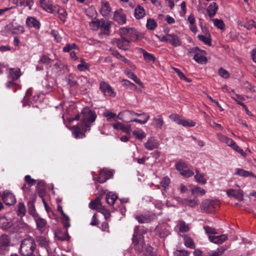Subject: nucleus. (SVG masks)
<instances>
[{"label": "nucleus", "mask_w": 256, "mask_h": 256, "mask_svg": "<svg viewBox=\"0 0 256 256\" xmlns=\"http://www.w3.org/2000/svg\"><path fill=\"white\" fill-rule=\"evenodd\" d=\"M82 115L81 121L70 128L74 136L77 139L86 137V132L90 130L91 124L94 122L96 118V112L88 108L82 110Z\"/></svg>", "instance_id": "obj_1"}, {"label": "nucleus", "mask_w": 256, "mask_h": 256, "mask_svg": "<svg viewBox=\"0 0 256 256\" xmlns=\"http://www.w3.org/2000/svg\"><path fill=\"white\" fill-rule=\"evenodd\" d=\"M148 232V229L143 226H136L132 236V242L134 248L136 252L140 254L144 252V248L147 246L144 242V234Z\"/></svg>", "instance_id": "obj_2"}, {"label": "nucleus", "mask_w": 256, "mask_h": 256, "mask_svg": "<svg viewBox=\"0 0 256 256\" xmlns=\"http://www.w3.org/2000/svg\"><path fill=\"white\" fill-rule=\"evenodd\" d=\"M34 240L32 237L24 238L21 243L20 252L24 256H30L36 249Z\"/></svg>", "instance_id": "obj_3"}, {"label": "nucleus", "mask_w": 256, "mask_h": 256, "mask_svg": "<svg viewBox=\"0 0 256 256\" xmlns=\"http://www.w3.org/2000/svg\"><path fill=\"white\" fill-rule=\"evenodd\" d=\"M218 204H219L217 201L206 199L202 202L200 208L204 212L212 213L216 210Z\"/></svg>", "instance_id": "obj_4"}, {"label": "nucleus", "mask_w": 256, "mask_h": 256, "mask_svg": "<svg viewBox=\"0 0 256 256\" xmlns=\"http://www.w3.org/2000/svg\"><path fill=\"white\" fill-rule=\"evenodd\" d=\"M170 118L177 124L184 126L192 127L196 126V122L192 120L181 118L178 114H172Z\"/></svg>", "instance_id": "obj_5"}, {"label": "nucleus", "mask_w": 256, "mask_h": 256, "mask_svg": "<svg viewBox=\"0 0 256 256\" xmlns=\"http://www.w3.org/2000/svg\"><path fill=\"white\" fill-rule=\"evenodd\" d=\"M134 217L140 224H146L150 223L154 220L156 217V215L155 214L148 212L138 214H134Z\"/></svg>", "instance_id": "obj_6"}, {"label": "nucleus", "mask_w": 256, "mask_h": 256, "mask_svg": "<svg viewBox=\"0 0 256 256\" xmlns=\"http://www.w3.org/2000/svg\"><path fill=\"white\" fill-rule=\"evenodd\" d=\"M170 226L166 223H162L158 224L155 228V234L161 238L166 237L170 234Z\"/></svg>", "instance_id": "obj_7"}, {"label": "nucleus", "mask_w": 256, "mask_h": 256, "mask_svg": "<svg viewBox=\"0 0 256 256\" xmlns=\"http://www.w3.org/2000/svg\"><path fill=\"white\" fill-rule=\"evenodd\" d=\"M40 4L44 10L49 13H53L58 7L57 4H54L50 0H40Z\"/></svg>", "instance_id": "obj_8"}, {"label": "nucleus", "mask_w": 256, "mask_h": 256, "mask_svg": "<svg viewBox=\"0 0 256 256\" xmlns=\"http://www.w3.org/2000/svg\"><path fill=\"white\" fill-rule=\"evenodd\" d=\"M100 89L105 96H114L115 94L112 87L106 82L102 81L100 84Z\"/></svg>", "instance_id": "obj_9"}, {"label": "nucleus", "mask_w": 256, "mask_h": 256, "mask_svg": "<svg viewBox=\"0 0 256 256\" xmlns=\"http://www.w3.org/2000/svg\"><path fill=\"white\" fill-rule=\"evenodd\" d=\"M10 241L6 235L0 236V254H4L9 250Z\"/></svg>", "instance_id": "obj_10"}, {"label": "nucleus", "mask_w": 256, "mask_h": 256, "mask_svg": "<svg viewBox=\"0 0 256 256\" xmlns=\"http://www.w3.org/2000/svg\"><path fill=\"white\" fill-rule=\"evenodd\" d=\"M112 176V171L103 169L100 172L98 176L96 178L97 182L102 184L106 182L108 179L110 178Z\"/></svg>", "instance_id": "obj_11"}, {"label": "nucleus", "mask_w": 256, "mask_h": 256, "mask_svg": "<svg viewBox=\"0 0 256 256\" xmlns=\"http://www.w3.org/2000/svg\"><path fill=\"white\" fill-rule=\"evenodd\" d=\"M162 40L169 42L174 46H180L182 44V42L178 36L174 34H168L162 36Z\"/></svg>", "instance_id": "obj_12"}, {"label": "nucleus", "mask_w": 256, "mask_h": 256, "mask_svg": "<svg viewBox=\"0 0 256 256\" xmlns=\"http://www.w3.org/2000/svg\"><path fill=\"white\" fill-rule=\"evenodd\" d=\"M114 42L119 48L124 50H128L130 47V40L122 37L114 39Z\"/></svg>", "instance_id": "obj_13"}, {"label": "nucleus", "mask_w": 256, "mask_h": 256, "mask_svg": "<svg viewBox=\"0 0 256 256\" xmlns=\"http://www.w3.org/2000/svg\"><path fill=\"white\" fill-rule=\"evenodd\" d=\"M13 223L10 218H8L5 216H0V228L4 230H9L12 226Z\"/></svg>", "instance_id": "obj_14"}, {"label": "nucleus", "mask_w": 256, "mask_h": 256, "mask_svg": "<svg viewBox=\"0 0 256 256\" xmlns=\"http://www.w3.org/2000/svg\"><path fill=\"white\" fill-rule=\"evenodd\" d=\"M2 200L6 205L12 206L16 202L15 196L10 192H4L2 195Z\"/></svg>", "instance_id": "obj_15"}, {"label": "nucleus", "mask_w": 256, "mask_h": 256, "mask_svg": "<svg viewBox=\"0 0 256 256\" xmlns=\"http://www.w3.org/2000/svg\"><path fill=\"white\" fill-rule=\"evenodd\" d=\"M118 118L126 122H132L130 119H134L132 110H126L120 112L118 115Z\"/></svg>", "instance_id": "obj_16"}, {"label": "nucleus", "mask_w": 256, "mask_h": 256, "mask_svg": "<svg viewBox=\"0 0 256 256\" xmlns=\"http://www.w3.org/2000/svg\"><path fill=\"white\" fill-rule=\"evenodd\" d=\"M132 116H143V118H144L143 120H139L138 118L130 119L131 121H133V122H138L140 124H146L148 122V120L150 118V114L148 113H146V112L139 114V113L135 112L134 111H132Z\"/></svg>", "instance_id": "obj_17"}, {"label": "nucleus", "mask_w": 256, "mask_h": 256, "mask_svg": "<svg viewBox=\"0 0 256 256\" xmlns=\"http://www.w3.org/2000/svg\"><path fill=\"white\" fill-rule=\"evenodd\" d=\"M113 18L120 24H124L126 23V16L122 10L115 11Z\"/></svg>", "instance_id": "obj_18"}, {"label": "nucleus", "mask_w": 256, "mask_h": 256, "mask_svg": "<svg viewBox=\"0 0 256 256\" xmlns=\"http://www.w3.org/2000/svg\"><path fill=\"white\" fill-rule=\"evenodd\" d=\"M8 78L12 80H17L22 75L20 70L18 68H10L8 70Z\"/></svg>", "instance_id": "obj_19"}, {"label": "nucleus", "mask_w": 256, "mask_h": 256, "mask_svg": "<svg viewBox=\"0 0 256 256\" xmlns=\"http://www.w3.org/2000/svg\"><path fill=\"white\" fill-rule=\"evenodd\" d=\"M226 194L228 196L234 197L240 201L243 200V192L240 190L229 189L226 191Z\"/></svg>", "instance_id": "obj_20"}, {"label": "nucleus", "mask_w": 256, "mask_h": 256, "mask_svg": "<svg viewBox=\"0 0 256 256\" xmlns=\"http://www.w3.org/2000/svg\"><path fill=\"white\" fill-rule=\"evenodd\" d=\"M34 219L36 224L37 228L41 233H43L46 228V221L40 218L38 215L35 216Z\"/></svg>", "instance_id": "obj_21"}, {"label": "nucleus", "mask_w": 256, "mask_h": 256, "mask_svg": "<svg viewBox=\"0 0 256 256\" xmlns=\"http://www.w3.org/2000/svg\"><path fill=\"white\" fill-rule=\"evenodd\" d=\"M112 24V22L110 20H100V28L104 34L108 35L110 34V28Z\"/></svg>", "instance_id": "obj_22"}, {"label": "nucleus", "mask_w": 256, "mask_h": 256, "mask_svg": "<svg viewBox=\"0 0 256 256\" xmlns=\"http://www.w3.org/2000/svg\"><path fill=\"white\" fill-rule=\"evenodd\" d=\"M144 147L146 149L152 150L155 148H157L159 146L158 142L152 138H150L147 142L144 144Z\"/></svg>", "instance_id": "obj_23"}, {"label": "nucleus", "mask_w": 256, "mask_h": 256, "mask_svg": "<svg viewBox=\"0 0 256 256\" xmlns=\"http://www.w3.org/2000/svg\"><path fill=\"white\" fill-rule=\"evenodd\" d=\"M26 24L28 27L40 29V23L34 17H28L26 20Z\"/></svg>", "instance_id": "obj_24"}, {"label": "nucleus", "mask_w": 256, "mask_h": 256, "mask_svg": "<svg viewBox=\"0 0 256 256\" xmlns=\"http://www.w3.org/2000/svg\"><path fill=\"white\" fill-rule=\"evenodd\" d=\"M205 55L206 52L200 50V52H198L194 56V59L198 63L205 64L207 62Z\"/></svg>", "instance_id": "obj_25"}, {"label": "nucleus", "mask_w": 256, "mask_h": 256, "mask_svg": "<svg viewBox=\"0 0 256 256\" xmlns=\"http://www.w3.org/2000/svg\"><path fill=\"white\" fill-rule=\"evenodd\" d=\"M112 126L116 130H122L126 133H129L131 130L130 124L124 125L120 122H116L112 124Z\"/></svg>", "instance_id": "obj_26"}, {"label": "nucleus", "mask_w": 256, "mask_h": 256, "mask_svg": "<svg viewBox=\"0 0 256 256\" xmlns=\"http://www.w3.org/2000/svg\"><path fill=\"white\" fill-rule=\"evenodd\" d=\"M198 199L196 197H194L193 199L184 198L182 200V204L194 208L198 205Z\"/></svg>", "instance_id": "obj_27"}, {"label": "nucleus", "mask_w": 256, "mask_h": 256, "mask_svg": "<svg viewBox=\"0 0 256 256\" xmlns=\"http://www.w3.org/2000/svg\"><path fill=\"white\" fill-rule=\"evenodd\" d=\"M228 238V236L225 234L220 236H209V240L212 242L214 244H221L224 242Z\"/></svg>", "instance_id": "obj_28"}, {"label": "nucleus", "mask_w": 256, "mask_h": 256, "mask_svg": "<svg viewBox=\"0 0 256 256\" xmlns=\"http://www.w3.org/2000/svg\"><path fill=\"white\" fill-rule=\"evenodd\" d=\"M218 139L222 142L226 144L228 146L232 147L236 143L232 138H228L221 134H217Z\"/></svg>", "instance_id": "obj_29"}, {"label": "nucleus", "mask_w": 256, "mask_h": 256, "mask_svg": "<svg viewBox=\"0 0 256 256\" xmlns=\"http://www.w3.org/2000/svg\"><path fill=\"white\" fill-rule=\"evenodd\" d=\"M124 73L129 78L132 79L136 83L140 86H143V84L140 79L138 78L134 72H131L130 70L127 69L125 70Z\"/></svg>", "instance_id": "obj_30"}, {"label": "nucleus", "mask_w": 256, "mask_h": 256, "mask_svg": "<svg viewBox=\"0 0 256 256\" xmlns=\"http://www.w3.org/2000/svg\"><path fill=\"white\" fill-rule=\"evenodd\" d=\"M89 207L92 210H96L99 211L103 207L102 205L100 198H96L94 200H92L89 204Z\"/></svg>", "instance_id": "obj_31"}, {"label": "nucleus", "mask_w": 256, "mask_h": 256, "mask_svg": "<svg viewBox=\"0 0 256 256\" xmlns=\"http://www.w3.org/2000/svg\"><path fill=\"white\" fill-rule=\"evenodd\" d=\"M36 240L38 242L39 246L41 247L45 248L48 250L49 248L48 241L47 240L46 237L44 236H38L36 237Z\"/></svg>", "instance_id": "obj_32"}, {"label": "nucleus", "mask_w": 256, "mask_h": 256, "mask_svg": "<svg viewBox=\"0 0 256 256\" xmlns=\"http://www.w3.org/2000/svg\"><path fill=\"white\" fill-rule=\"evenodd\" d=\"M235 174L244 177H248L251 176L256 178V176H255L254 173L249 171L246 170L242 168H236Z\"/></svg>", "instance_id": "obj_33"}, {"label": "nucleus", "mask_w": 256, "mask_h": 256, "mask_svg": "<svg viewBox=\"0 0 256 256\" xmlns=\"http://www.w3.org/2000/svg\"><path fill=\"white\" fill-rule=\"evenodd\" d=\"M218 10V6L216 2H212L210 4L207 8L208 14L210 18L214 17Z\"/></svg>", "instance_id": "obj_34"}, {"label": "nucleus", "mask_w": 256, "mask_h": 256, "mask_svg": "<svg viewBox=\"0 0 256 256\" xmlns=\"http://www.w3.org/2000/svg\"><path fill=\"white\" fill-rule=\"evenodd\" d=\"M37 182H38L36 189L38 193L40 196L42 198L45 192V182L43 180H38Z\"/></svg>", "instance_id": "obj_35"}, {"label": "nucleus", "mask_w": 256, "mask_h": 256, "mask_svg": "<svg viewBox=\"0 0 256 256\" xmlns=\"http://www.w3.org/2000/svg\"><path fill=\"white\" fill-rule=\"evenodd\" d=\"M118 198V196L112 192H108L106 196V202L109 205H113Z\"/></svg>", "instance_id": "obj_36"}, {"label": "nucleus", "mask_w": 256, "mask_h": 256, "mask_svg": "<svg viewBox=\"0 0 256 256\" xmlns=\"http://www.w3.org/2000/svg\"><path fill=\"white\" fill-rule=\"evenodd\" d=\"M145 15V10L144 8L140 5L136 6L134 10V16L136 19L142 18Z\"/></svg>", "instance_id": "obj_37"}, {"label": "nucleus", "mask_w": 256, "mask_h": 256, "mask_svg": "<svg viewBox=\"0 0 256 256\" xmlns=\"http://www.w3.org/2000/svg\"><path fill=\"white\" fill-rule=\"evenodd\" d=\"M110 12V7L109 3L107 2H102L100 12L103 16H108Z\"/></svg>", "instance_id": "obj_38"}, {"label": "nucleus", "mask_w": 256, "mask_h": 256, "mask_svg": "<svg viewBox=\"0 0 256 256\" xmlns=\"http://www.w3.org/2000/svg\"><path fill=\"white\" fill-rule=\"evenodd\" d=\"M25 30L23 26L16 23L12 24V32L14 34H21L24 32Z\"/></svg>", "instance_id": "obj_39"}, {"label": "nucleus", "mask_w": 256, "mask_h": 256, "mask_svg": "<svg viewBox=\"0 0 256 256\" xmlns=\"http://www.w3.org/2000/svg\"><path fill=\"white\" fill-rule=\"evenodd\" d=\"M34 200H30L28 202V212L32 215L34 218L35 216L38 215L36 214L35 206H34Z\"/></svg>", "instance_id": "obj_40"}, {"label": "nucleus", "mask_w": 256, "mask_h": 256, "mask_svg": "<svg viewBox=\"0 0 256 256\" xmlns=\"http://www.w3.org/2000/svg\"><path fill=\"white\" fill-rule=\"evenodd\" d=\"M55 236L58 240L61 241L68 240L70 238L67 230L65 232H63L61 231H58L56 232Z\"/></svg>", "instance_id": "obj_41"}, {"label": "nucleus", "mask_w": 256, "mask_h": 256, "mask_svg": "<svg viewBox=\"0 0 256 256\" xmlns=\"http://www.w3.org/2000/svg\"><path fill=\"white\" fill-rule=\"evenodd\" d=\"M184 242L187 248H194L195 247V244L193 240L190 236L184 235Z\"/></svg>", "instance_id": "obj_42"}, {"label": "nucleus", "mask_w": 256, "mask_h": 256, "mask_svg": "<svg viewBox=\"0 0 256 256\" xmlns=\"http://www.w3.org/2000/svg\"><path fill=\"white\" fill-rule=\"evenodd\" d=\"M155 128L162 129L164 125V121L162 116L158 115L153 118Z\"/></svg>", "instance_id": "obj_43"}, {"label": "nucleus", "mask_w": 256, "mask_h": 256, "mask_svg": "<svg viewBox=\"0 0 256 256\" xmlns=\"http://www.w3.org/2000/svg\"><path fill=\"white\" fill-rule=\"evenodd\" d=\"M140 256H157L155 252L153 251V248L150 245H147L145 248L144 252L140 254Z\"/></svg>", "instance_id": "obj_44"}, {"label": "nucleus", "mask_w": 256, "mask_h": 256, "mask_svg": "<svg viewBox=\"0 0 256 256\" xmlns=\"http://www.w3.org/2000/svg\"><path fill=\"white\" fill-rule=\"evenodd\" d=\"M176 169L180 172V173L182 172V171L188 168V166L187 164L182 160H180L178 161L176 164Z\"/></svg>", "instance_id": "obj_45"}, {"label": "nucleus", "mask_w": 256, "mask_h": 256, "mask_svg": "<svg viewBox=\"0 0 256 256\" xmlns=\"http://www.w3.org/2000/svg\"><path fill=\"white\" fill-rule=\"evenodd\" d=\"M142 53L144 60L147 62H154L156 58L153 54L148 52L146 50H142Z\"/></svg>", "instance_id": "obj_46"}, {"label": "nucleus", "mask_w": 256, "mask_h": 256, "mask_svg": "<svg viewBox=\"0 0 256 256\" xmlns=\"http://www.w3.org/2000/svg\"><path fill=\"white\" fill-rule=\"evenodd\" d=\"M16 2H19L20 6L28 7L30 10L32 9V7L34 4V0H16Z\"/></svg>", "instance_id": "obj_47"}, {"label": "nucleus", "mask_w": 256, "mask_h": 256, "mask_svg": "<svg viewBox=\"0 0 256 256\" xmlns=\"http://www.w3.org/2000/svg\"><path fill=\"white\" fill-rule=\"evenodd\" d=\"M56 10H58V14L60 20L63 22H64L66 20L67 16V13L66 10L64 8L59 7L58 6L56 8Z\"/></svg>", "instance_id": "obj_48"}, {"label": "nucleus", "mask_w": 256, "mask_h": 256, "mask_svg": "<svg viewBox=\"0 0 256 256\" xmlns=\"http://www.w3.org/2000/svg\"><path fill=\"white\" fill-rule=\"evenodd\" d=\"M129 39H128V40H130V41H134L138 39V36L137 34L136 31L132 28H130V30L127 36Z\"/></svg>", "instance_id": "obj_49"}, {"label": "nucleus", "mask_w": 256, "mask_h": 256, "mask_svg": "<svg viewBox=\"0 0 256 256\" xmlns=\"http://www.w3.org/2000/svg\"><path fill=\"white\" fill-rule=\"evenodd\" d=\"M157 26V23L152 18L147 20L146 27L148 30H154Z\"/></svg>", "instance_id": "obj_50"}, {"label": "nucleus", "mask_w": 256, "mask_h": 256, "mask_svg": "<svg viewBox=\"0 0 256 256\" xmlns=\"http://www.w3.org/2000/svg\"><path fill=\"white\" fill-rule=\"evenodd\" d=\"M196 174L194 176V178L197 182L202 184H205L206 182V180L204 178L202 174H200L198 170L196 169Z\"/></svg>", "instance_id": "obj_51"}, {"label": "nucleus", "mask_w": 256, "mask_h": 256, "mask_svg": "<svg viewBox=\"0 0 256 256\" xmlns=\"http://www.w3.org/2000/svg\"><path fill=\"white\" fill-rule=\"evenodd\" d=\"M198 39L202 42L204 44H207L208 46H211V39L210 38V35H201L200 34L198 36Z\"/></svg>", "instance_id": "obj_52"}, {"label": "nucleus", "mask_w": 256, "mask_h": 256, "mask_svg": "<svg viewBox=\"0 0 256 256\" xmlns=\"http://www.w3.org/2000/svg\"><path fill=\"white\" fill-rule=\"evenodd\" d=\"M212 21L213 22L214 24L217 28L224 30V28L225 24L222 20L214 18L212 19Z\"/></svg>", "instance_id": "obj_53"}, {"label": "nucleus", "mask_w": 256, "mask_h": 256, "mask_svg": "<svg viewBox=\"0 0 256 256\" xmlns=\"http://www.w3.org/2000/svg\"><path fill=\"white\" fill-rule=\"evenodd\" d=\"M26 213V208L23 202H20L18 205V209L17 214L18 216H24Z\"/></svg>", "instance_id": "obj_54"}, {"label": "nucleus", "mask_w": 256, "mask_h": 256, "mask_svg": "<svg viewBox=\"0 0 256 256\" xmlns=\"http://www.w3.org/2000/svg\"><path fill=\"white\" fill-rule=\"evenodd\" d=\"M179 231L181 232H186L189 231L190 228L184 222L181 221L178 224Z\"/></svg>", "instance_id": "obj_55"}, {"label": "nucleus", "mask_w": 256, "mask_h": 256, "mask_svg": "<svg viewBox=\"0 0 256 256\" xmlns=\"http://www.w3.org/2000/svg\"><path fill=\"white\" fill-rule=\"evenodd\" d=\"M170 182V178L168 176L163 178L160 182V185L164 188V190H166L168 188Z\"/></svg>", "instance_id": "obj_56"}, {"label": "nucleus", "mask_w": 256, "mask_h": 256, "mask_svg": "<svg viewBox=\"0 0 256 256\" xmlns=\"http://www.w3.org/2000/svg\"><path fill=\"white\" fill-rule=\"evenodd\" d=\"M132 134L138 140H142L146 136L145 132L142 130H134L132 132Z\"/></svg>", "instance_id": "obj_57"}, {"label": "nucleus", "mask_w": 256, "mask_h": 256, "mask_svg": "<svg viewBox=\"0 0 256 256\" xmlns=\"http://www.w3.org/2000/svg\"><path fill=\"white\" fill-rule=\"evenodd\" d=\"M103 116L106 118V120L108 122H110L112 119L114 120L118 118V116L114 113L110 112H106L103 114Z\"/></svg>", "instance_id": "obj_58"}, {"label": "nucleus", "mask_w": 256, "mask_h": 256, "mask_svg": "<svg viewBox=\"0 0 256 256\" xmlns=\"http://www.w3.org/2000/svg\"><path fill=\"white\" fill-rule=\"evenodd\" d=\"M205 193L206 191L204 190L199 186H196L192 190V194H200L203 196Z\"/></svg>", "instance_id": "obj_59"}, {"label": "nucleus", "mask_w": 256, "mask_h": 256, "mask_svg": "<svg viewBox=\"0 0 256 256\" xmlns=\"http://www.w3.org/2000/svg\"><path fill=\"white\" fill-rule=\"evenodd\" d=\"M225 250V248H224L223 247H222L220 248H218L216 250L210 252L208 256H222Z\"/></svg>", "instance_id": "obj_60"}, {"label": "nucleus", "mask_w": 256, "mask_h": 256, "mask_svg": "<svg viewBox=\"0 0 256 256\" xmlns=\"http://www.w3.org/2000/svg\"><path fill=\"white\" fill-rule=\"evenodd\" d=\"M204 229L205 232L209 236H212V234H217L216 230L214 228L210 227L208 226H204Z\"/></svg>", "instance_id": "obj_61"}, {"label": "nucleus", "mask_w": 256, "mask_h": 256, "mask_svg": "<svg viewBox=\"0 0 256 256\" xmlns=\"http://www.w3.org/2000/svg\"><path fill=\"white\" fill-rule=\"evenodd\" d=\"M24 180L30 186H34L36 184V182L38 181L34 178H32L30 175L26 176L24 177Z\"/></svg>", "instance_id": "obj_62"}, {"label": "nucleus", "mask_w": 256, "mask_h": 256, "mask_svg": "<svg viewBox=\"0 0 256 256\" xmlns=\"http://www.w3.org/2000/svg\"><path fill=\"white\" fill-rule=\"evenodd\" d=\"M62 222L64 226L66 228H68L70 226V218L66 214L62 216Z\"/></svg>", "instance_id": "obj_63"}, {"label": "nucleus", "mask_w": 256, "mask_h": 256, "mask_svg": "<svg viewBox=\"0 0 256 256\" xmlns=\"http://www.w3.org/2000/svg\"><path fill=\"white\" fill-rule=\"evenodd\" d=\"M188 252L187 250H176L174 252L175 256H188Z\"/></svg>", "instance_id": "obj_64"}]
</instances>
